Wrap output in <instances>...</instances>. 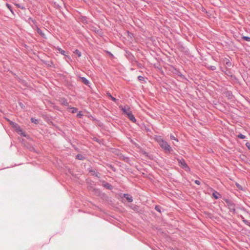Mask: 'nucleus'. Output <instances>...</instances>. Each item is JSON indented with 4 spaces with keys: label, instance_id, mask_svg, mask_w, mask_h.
Wrapping results in <instances>:
<instances>
[{
    "label": "nucleus",
    "instance_id": "nucleus-1",
    "mask_svg": "<svg viewBox=\"0 0 250 250\" xmlns=\"http://www.w3.org/2000/svg\"><path fill=\"white\" fill-rule=\"evenodd\" d=\"M154 139L166 153H170L173 150L170 145H169L167 142L164 140L161 136H156L154 137Z\"/></svg>",
    "mask_w": 250,
    "mask_h": 250
},
{
    "label": "nucleus",
    "instance_id": "nucleus-2",
    "mask_svg": "<svg viewBox=\"0 0 250 250\" xmlns=\"http://www.w3.org/2000/svg\"><path fill=\"white\" fill-rule=\"evenodd\" d=\"M225 202L226 203V206L229 208V212L235 213L236 211L235 209V207L236 205L230 199H226L224 200Z\"/></svg>",
    "mask_w": 250,
    "mask_h": 250
},
{
    "label": "nucleus",
    "instance_id": "nucleus-3",
    "mask_svg": "<svg viewBox=\"0 0 250 250\" xmlns=\"http://www.w3.org/2000/svg\"><path fill=\"white\" fill-rule=\"evenodd\" d=\"M178 163L179 166L184 169L187 171H190V169L189 167L188 166V165L185 162V161L183 159H178Z\"/></svg>",
    "mask_w": 250,
    "mask_h": 250
},
{
    "label": "nucleus",
    "instance_id": "nucleus-4",
    "mask_svg": "<svg viewBox=\"0 0 250 250\" xmlns=\"http://www.w3.org/2000/svg\"><path fill=\"white\" fill-rule=\"evenodd\" d=\"M119 108L123 111V112L124 114H125L126 115H127V113H129L131 111L129 106L127 105H126L124 106L121 105L119 106Z\"/></svg>",
    "mask_w": 250,
    "mask_h": 250
},
{
    "label": "nucleus",
    "instance_id": "nucleus-5",
    "mask_svg": "<svg viewBox=\"0 0 250 250\" xmlns=\"http://www.w3.org/2000/svg\"><path fill=\"white\" fill-rule=\"evenodd\" d=\"M27 21L33 29H35V27H36V26H38L36 21L33 20L32 18H29Z\"/></svg>",
    "mask_w": 250,
    "mask_h": 250
},
{
    "label": "nucleus",
    "instance_id": "nucleus-6",
    "mask_svg": "<svg viewBox=\"0 0 250 250\" xmlns=\"http://www.w3.org/2000/svg\"><path fill=\"white\" fill-rule=\"evenodd\" d=\"M126 116L128 118V119L133 123L136 122V119H135L134 116L132 114L131 111L129 113H127V115Z\"/></svg>",
    "mask_w": 250,
    "mask_h": 250
},
{
    "label": "nucleus",
    "instance_id": "nucleus-7",
    "mask_svg": "<svg viewBox=\"0 0 250 250\" xmlns=\"http://www.w3.org/2000/svg\"><path fill=\"white\" fill-rule=\"evenodd\" d=\"M102 185L103 187H104L105 188L108 189H112L113 187L112 185H111L109 183L105 182L104 181L103 182Z\"/></svg>",
    "mask_w": 250,
    "mask_h": 250
},
{
    "label": "nucleus",
    "instance_id": "nucleus-8",
    "mask_svg": "<svg viewBox=\"0 0 250 250\" xmlns=\"http://www.w3.org/2000/svg\"><path fill=\"white\" fill-rule=\"evenodd\" d=\"M36 29L38 33L43 38H45V34L43 33L42 30L38 27V26H36V27H35V29Z\"/></svg>",
    "mask_w": 250,
    "mask_h": 250
},
{
    "label": "nucleus",
    "instance_id": "nucleus-9",
    "mask_svg": "<svg viewBox=\"0 0 250 250\" xmlns=\"http://www.w3.org/2000/svg\"><path fill=\"white\" fill-rule=\"evenodd\" d=\"M124 196L128 201V202L131 203L133 201V199L131 196L128 194L125 193Z\"/></svg>",
    "mask_w": 250,
    "mask_h": 250
},
{
    "label": "nucleus",
    "instance_id": "nucleus-10",
    "mask_svg": "<svg viewBox=\"0 0 250 250\" xmlns=\"http://www.w3.org/2000/svg\"><path fill=\"white\" fill-rule=\"evenodd\" d=\"M10 125L13 126V128L15 129L16 131H18L21 128L18 124L13 122H11L10 123Z\"/></svg>",
    "mask_w": 250,
    "mask_h": 250
},
{
    "label": "nucleus",
    "instance_id": "nucleus-11",
    "mask_svg": "<svg viewBox=\"0 0 250 250\" xmlns=\"http://www.w3.org/2000/svg\"><path fill=\"white\" fill-rule=\"evenodd\" d=\"M81 79L82 82L86 85H89L90 83L89 81L85 77H80Z\"/></svg>",
    "mask_w": 250,
    "mask_h": 250
},
{
    "label": "nucleus",
    "instance_id": "nucleus-12",
    "mask_svg": "<svg viewBox=\"0 0 250 250\" xmlns=\"http://www.w3.org/2000/svg\"><path fill=\"white\" fill-rule=\"evenodd\" d=\"M224 62L225 63V65L228 67H230L232 65L231 62L229 60V59L227 58L224 59Z\"/></svg>",
    "mask_w": 250,
    "mask_h": 250
},
{
    "label": "nucleus",
    "instance_id": "nucleus-13",
    "mask_svg": "<svg viewBox=\"0 0 250 250\" xmlns=\"http://www.w3.org/2000/svg\"><path fill=\"white\" fill-rule=\"evenodd\" d=\"M61 104L62 105H63L64 106H68L69 104L67 101V100L65 98H62L61 99Z\"/></svg>",
    "mask_w": 250,
    "mask_h": 250
},
{
    "label": "nucleus",
    "instance_id": "nucleus-14",
    "mask_svg": "<svg viewBox=\"0 0 250 250\" xmlns=\"http://www.w3.org/2000/svg\"><path fill=\"white\" fill-rule=\"evenodd\" d=\"M212 196L215 199H217L220 196V194L218 192L214 191L212 193Z\"/></svg>",
    "mask_w": 250,
    "mask_h": 250
},
{
    "label": "nucleus",
    "instance_id": "nucleus-15",
    "mask_svg": "<svg viewBox=\"0 0 250 250\" xmlns=\"http://www.w3.org/2000/svg\"><path fill=\"white\" fill-rule=\"evenodd\" d=\"M57 50H58L59 53H61V54H62L64 56H66V52L64 50H62L60 47H58L57 48Z\"/></svg>",
    "mask_w": 250,
    "mask_h": 250
},
{
    "label": "nucleus",
    "instance_id": "nucleus-16",
    "mask_svg": "<svg viewBox=\"0 0 250 250\" xmlns=\"http://www.w3.org/2000/svg\"><path fill=\"white\" fill-rule=\"evenodd\" d=\"M84 156L81 154H78L76 155V159L80 160H83L84 159Z\"/></svg>",
    "mask_w": 250,
    "mask_h": 250
},
{
    "label": "nucleus",
    "instance_id": "nucleus-17",
    "mask_svg": "<svg viewBox=\"0 0 250 250\" xmlns=\"http://www.w3.org/2000/svg\"><path fill=\"white\" fill-rule=\"evenodd\" d=\"M17 132L21 135H22L25 137L26 136L25 134H24L22 129L21 128H20L18 131H17Z\"/></svg>",
    "mask_w": 250,
    "mask_h": 250
},
{
    "label": "nucleus",
    "instance_id": "nucleus-18",
    "mask_svg": "<svg viewBox=\"0 0 250 250\" xmlns=\"http://www.w3.org/2000/svg\"><path fill=\"white\" fill-rule=\"evenodd\" d=\"M89 172H91L93 176L99 177V173L95 170H90Z\"/></svg>",
    "mask_w": 250,
    "mask_h": 250
},
{
    "label": "nucleus",
    "instance_id": "nucleus-19",
    "mask_svg": "<svg viewBox=\"0 0 250 250\" xmlns=\"http://www.w3.org/2000/svg\"><path fill=\"white\" fill-rule=\"evenodd\" d=\"M107 95L110 98L112 101L114 102H116L117 99L113 97L109 92L107 93Z\"/></svg>",
    "mask_w": 250,
    "mask_h": 250
},
{
    "label": "nucleus",
    "instance_id": "nucleus-20",
    "mask_svg": "<svg viewBox=\"0 0 250 250\" xmlns=\"http://www.w3.org/2000/svg\"><path fill=\"white\" fill-rule=\"evenodd\" d=\"M70 108L71 109V112L72 113H75L78 111V109L76 107H71Z\"/></svg>",
    "mask_w": 250,
    "mask_h": 250
},
{
    "label": "nucleus",
    "instance_id": "nucleus-21",
    "mask_svg": "<svg viewBox=\"0 0 250 250\" xmlns=\"http://www.w3.org/2000/svg\"><path fill=\"white\" fill-rule=\"evenodd\" d=\"M237 137H238V138H239V139H244L246 138V136L241 133H240L239 134H238Z\"/></svg>",
    "mask_w": 250,
    "mask_h": 250
},
{
    "label": "nucleus",
    "instance_id": "nucleus-22",
    "mask_svg": "<svg viewBox=\"0 0 250 250\" xmlns=\"http://www.w3.org/2000/svg\"><path fill=\"white\" fill-rule=\"evenodd\" d=\"M242 38L246 41H247V42H250V37H248V36H243L242 37Z\"/></svg>",
    "mask_w": 250,
    "mask_h": 250
},
{
    "label": "nucleus",
    "instance_id": "nucleus-23",
    "mask_svg": "<svg viewBox=\"0 0 250 250\" xmlns=\"http://www.w3.org/2000/svg\"><path fill=\"white\" fill-rule=\"evenodd\" d=\"M31 121L35 124H38L39 123L38 120L33 118L31 119Z\"/></svg>",
    "mask_w": 250,
    "mask_h": 250
},
{
    "label": "nucleus",
    "instance_id": "nucleus-24",
    "mask_svg": "<svg viewBox=\"0 0 250 250\" xmlns=\"http://www.w3.org/2000/svg\"><path fill=\"white\" fill-rule=\"evenodd\" d=\"M161 207L157 205L155 207V209L159 212H161Z\"/></svg>",
    "mask_w": 250,
    "mask_h": 250
},
{
    "label": "nucleus",
    "instance_id": "nucleus-25",
    "mask_svg": "<svg viewBox=\"0 0 250 250\" xmlns=\"http://www.w3.org/2000/svg\"><path fill=\"white\" fill-rule=\"evenodd\" d=\"M138 79L139 81H144L145 83H146V81H145V78L143 76H138Z\"/></svg>",
    "mask_w": 250,
    "mask_h": 250
},
{
    "label": "nucleus",
    "instance_id": "nucleus-26",
    "mask_svg": "<svg viewBox=\"0 0 250 250\" xmlns=\"http://www.w3.org/2000/svg\"><path fill=\"white\" fill-rule=\"evenodd\" d=\"M6 5L7 7L10 10V11L13 14L14 12L12 9V6L8 3H6Z\"/></svg>",
    "mask_w": 250,
    "mask_h": 250
},
{
    "label": "nucleus",
    "instance_id": "nucleus-27",
    "mask_svg": "<svg viewBox=\"0 0 250 250\" xmlns=\"http://www.w3.org/2000/svg\"><path fill=\"white\" fill-rule=\"evenodd\" d=\"M170 138L171 140H175L176 142H178V140L177 138H176L173 135L171 134L170 135Z\"/></svg>",
    "mask_w": 250,
    "mask_h": 250
},
{
    "label": "nucleus",
    "instance_id": "nucleus-28",
    "mask_svg": "<svg viewBox=\"0 0 250 250\" xmlns=\"http://www.w3.org/2000/svg\"><path fill=\"white\" fill-rule=\"evenodd\" d=\"M75 53L79 57L81 56V52L78 49H76Z\"/></svg>",
    "mask_w": 250,
    "mask_h": 250
},
{
    "label": "nucleus",
    "instance_id": "nucleus-29",
    "mask_svg": "<svg viewBox=\"0 0 250 250\" xmlns=\"http://www.w3.org/2000/svg\"><path fill=\"white\" fill-rule=\"evenodd\" d=\"M208 69L211 70H215L216 69V67L213 65H210L208 67Z\"/></svg>",
    "mask_w": 250,
    "mask_h": 250
},
{
    "label": "nucleus",
    "instance_id": "nucleus-30",
    "mask_svg": "<svg viewBox=\"0 0 250 250\" xmlns=\"http://www.w3.org/2000/svg\"><path fill=\"white\" fill-rule=\"evenodd\" d=\"M243 222L245 223V224L250 227V222H249L248 220L245 219Z\"/></svg>",
    "mask_w": 250,
    "mask_h": 250
},
{
    "label": "nucleus",
    "instance_id": "nucleus-31",
    "mask_svg": "<svg viewBox=\"0 0 250 250\" xmlns=\"http://www.w3.org/2000/svg\"><path fill=\"white\" fill-rule=\"evenodd\" d=\"M16 5L17 7H18L21 9H25V7L24 6H21L19 4H16Z\"/></svg>",
    "mask_w": 250,
    "mask_h": 250
},
{
    "label": "nucleus",
    "instance_id": "nucleus-32",
    "mask_svg": "<svg viewBox=\"0 0 250 250\" xmlns=\"http://www.w3.org/2000/svg\"><path fill=\"white\" fill-rule=\"evenodd\" d=\"M246 146L248 148V149L250 150V143L247 142L246 144Z\"/></svg>",
    "mask_w": 250,
    "mask_h": 250
},
{
    "label": "nucleus",
    "instance_id": "nucleus-33",
    "mask_svg": "<svg viewBox=\"0 0 250 250\" xmlns=\"http://www.w3.org/2000/svg\"><path fill=\"white\" fill-rule=\"evenodd\" d=\"M82 116H83V114L82 113H81L80 112L77 115V116L79 118H81Z\"/></svg>",
    "mask_w": 250,
    "mask_h": 250
},
{
    "label": "nucleus",
    "instance_id": "nucleus-34",
    "mask_svg": "<svg viewBox=\"0 0 250 250\" xmlns=\"http://www.w3.org/2000/svg\"><path fill=\"white\" fill-rule=\"evenodd\" d=\"M180 77H181L183 79H185V76L182 75L181 73L179 72V74H178Z\"/></svg>",
    "mask_w": 250,
    "mask_h": 250
},
{
    "label": "nucleus",
    "instance_id": "nucleus-35",
    "mask_svg": "<svg viewBox=\"0 0 250 250\" xmlns=\"http://www.w3.org/2000/svg\"><path fill=\"white\" fill-rule=\"evenodd\" d=\"M180 77H181L183 79H185V76L182 75L181 73L179 72V74H178Z\"/></svg>",
    "mask_w": 250,
    "mask_h": 250
},
{
    "label": "nucleus",
    "instance_id": "nucleus-36",
    "mask_svg": "<svg viewBox=\"0 0 250 250\" xmlns=\"http://www.w3.org/2000/svg\"><path fill=\"white\" fill-rule=\"evenodd\" d=\"M195 183L196 184L198 185H199L200 184V182L198 180H195Z\"/></svg>",
    "mask_w": 250,
    "mask_h": 250
},
{
    "label": "nucleus",
    "instance_id": "nucleus-37",
    "mask_svg": "<svg viewBox=\"0 0 250 250\" xmlns=\"http://www.w3.org/2000/svg\"><path fill=\"white\" fill-rule=\"evenodd\" d=\"M236 186H237V188H241V186L239 184H237L236 183Z\"/></svg>",
    "mask_w": 250,
    "mask_h": 250
},
{
    "label": "nucleus",
    "instance_id": "nucleus-38",
    "mask_svg": "<svg viewBox=\"0 0 250 250\" xmlns=\"http://www.w3.org/2000/svg\"><path fill=\"white\" fill-rule=\"evenodd\" d=\"M137 66L140 67V68H141L142 67V64L140 63H137Z\"/></svg>",
    "mask_w": 250,
    "mask_h": 250
},
{
    "label": "nucleus",
    "instance_id": "nucleus-39",
    "mask_svg": "<svg viewBox=\"0 0 250 250\" xmlns=\"http://www.w3.org/2000/svg\"><path fill=\"white\" fill-rule=\"evenodd\" d=\"M240 217L241 218V219L242 220V221L244 220V219H245L244 217L242 216V215H240Z\"/></svg>",
    "mask_w": 250,
    "mask_h": 250
},
{
    "label": "nucleus",
    "instance_id": "nucleus-40",
    "mask_svg": "<svg viewBox=\"0 0 250 250\" xmlns=\"http://www.w3.org/2000/svg\"><path fill=\"white\" fill-rule=\"evenodd\" d=\"M108 53L109 54V55H111V56H113V54H112L110 52H108Z\"/></svg>",
    "mask_w": 250,
    "mask_h": 250
}]
</instances>
